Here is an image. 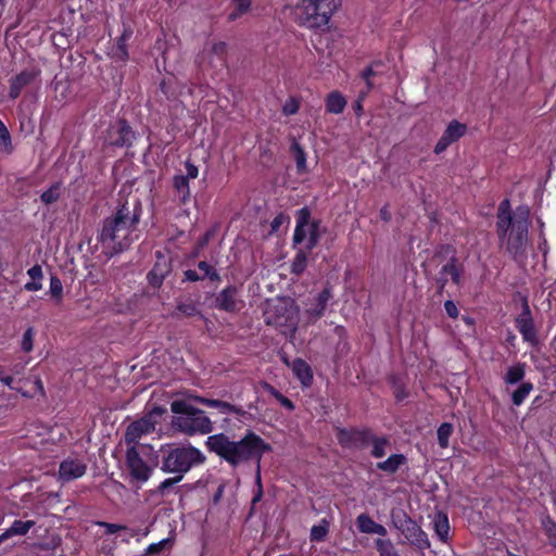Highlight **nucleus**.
Instances as JSON below:
<instances>
[{
    "instance_id": "1",
    "label": "nucleus",
    "mask_w": 556,
    "mask_h": 556,
    "mask_svg": "<svg viewBox=\"0 0 556 556\" xmlns=\"http://www.w3.org/2000/svg\"><path fill=\"white\" fill-rule=\"evenodd\" d=\"M143 213L139 198L118 201L115 211L101 222L97 240L103 249V253L113 257L131 245V233L137 230Z\"/></svg>"
},
{
    "instance_id": "2",
    "label": "nucleus",
    "mask_w": 556,
    "mask_h": 556,
    "mask_svg": "<svg viewBox=\"0 0 556 556\" xmlns=\"http://www.w3.org/2000/svg\"><path fill=\"white\" fill-rule=\"evenodd\" d=\"M530 226L528 206H518L513 211L508 199L501 201L496 212L495 231L500 243L505 245L514 261H518L526 253Z\"/></svg>"
},
{
    "instance_id": "3",
    "label": "nucleus",
    "mask_w": 556,
    "mask_h": 556,
    "mask_svg": "<svg viewBox=\"0 0 556 556\" xmlns=\"http://www.w3.org/2000/svg\"><path fill=\"white\" fill-rule=\"evenodd\" d=\"M206 448L215 453L232 467L250 462L260 463L264 454L271 451V445L252 430H247L239 441H232L225 433L207 437Z\"/></svg>"
},
{
    "instance_id": "4",
    "label": "nucleus",
    "mask_w": 556,
    "mask_h": 556,
    "mask_svg": "<svg viewBox=\"0 0 556 556\" xmlns=\"http://www.w3.org/2000/svg\"><path fill=\"white\" fill-rule=\"evenodd\" d=\"M336 438L344 450H366L371 447L370 456L380 459L387 455L390 439L386 434H377L370 427H339L336 429Z\"/></svg>"
},
{
    "instance_id": "5",
    "label": "nucleus",
    "mask_w": 556,
    "mask_h": 556,
    "mask_svg": "<svg viewBox=\"0 0 556 556\" xmlns=\"http://www.w3.org/2000/svg\"><path fill=\"white\" fill-rule=\"evenodd\" d=\"M160 452V469L165 473L181 476V479L192 468L203 465L206 460L205 455L191 444H166L162 445Z\"/></svg>"
},
{
    "instance_id": "6",
    "label": "nucleus",
    "mask_w": 556,
    "mask_h": 556,
    "mask_svg": "<svg viewBox=\"0 0 556 556\" xmlns=\"http://www.w3.org/2000/svg\"><path fill=\"white\" fill-rule=\"evenodd\" d=\"M170 410L177 415L173 418L172 425L186 434H206L213 431L212 421L204 410L192 406L184 400L173 401L170 403Z\"/></svg>"
},
{
    "instance_id": "7",
    "label": "nucleus",
    "mask_w": 556,
    "mask_h": 556,
    "mask_svg": "<svg viewBox=\"0 0 556 556\" xmlns=\"http://www.w3.org/2000/svg\"><path fill=\"white\" fill-rule=\"evenodd\" d=\"M303 24L308 28L327 26L333 13L341 5V0H303Z\"/></svg>"
},
{
    "instance_id": "8",
    "label": "nucleus",
    "mask_w": 556,
    "mask_h": 556,
    "mask_svg": "<svg viewBox=\"0 0 556 556\" xmlns=\"http://www.w3.org/2000/svg\"><path fill=\"white\" fill-rule=\"evenodd\" d=\"M392 517L394 527L402 532L415 551L424 553L431 547L427 532L409 515L401 511Z\"/></svg>"
},
{
    "instance_id": "9",
    "label": "nucleus",
    "mask_w": 556,
    "mask_h": 556,
    "mask_svg": "<svg viewBox=\"0 0 556 556\" xmlns=\"http://www.w3.org/2000/svg\"><path fill=\"white\" fill-rule=\"evenodd\" d=\"M307 226H309V230L306 250L307 252H311L317 247L320 239V220L313 219L311 222V210L307 206H304L296 212V225L292 237L294 244H300L306 239L307 232L305 228Z\"/></svg>"
},
{
    "instance_id": "10",
    "label": "nucleus",
    "mask_w": 556,
    "mask_h": 556,
    "mask_svg": "<svg viewBox=\"0 0 556 556\" xmlns=\"http://www.w3.org/2000/svg\"><path fill=\"white\" fill-rule=\"evenodd\" d=\"M136 138L132 127L126 118H117L106 129L105 146L114 148H130Z\"/></svg>"
},
{
    "instance_id": "11",
    "label": "nucleus",
    "mask_w": 556,
    "mask_h": 556,
    "mask_svg": "<svg viewBox=\"0 0 556 556\" xmlns=\"http://www.w3.org/2000/svg\"><path fill=\"white\" fill-rule=\"evenodd\" d=\"M332 300L333 292L329 283L325 286L318 293L308 298L305 302L304 308L306 321L312 325L317 323L325 315L326 309Z\"/></svg>"
},
{
    "instance_id": "12",
    "label": "nucleus",
    "mask_w": 556,
    "mask_h": 556,
    "mask_svg": "<svg viewBox=\"0 0 556 556\" xmlns=\"http://www.w3.org/2000/svg\"><path fill=\"white\" fill-rule=\"evenodd\" d=\"M515 326L525 342L532 346L538 345V330L527 296L521 298V313L515 318Z\"/></svg>"
},
{
    "instance_id": "13",
    "label": "nucleus",
    "mask_w": 556,
    "mask_h": 556,
    "mask_svg": "<svg viewBox=\"0 0 556 556\" xmlns=\"http://www.w3.org/2000/svg\"><path fill=\"white\" fill-rule=\"evenodd\" d=\"M126 465L136 481L146 482L152 475V468L141 458L135 445L126 451Z\"/></svg>"
},
{
    "instance_id": "14",
    "label": "nucleus",
    "mask_w": 556,
    "mask_h": 556,
    "mask_svg": "<svg viewBox=\"0 0 556 556\" xmlns=\"http://www.w3.org/2000/svg\"><path fill=\"white\" fill-rule=\"evenodd\" d=\"M172 270V260L163 252L156 251L155 262L147 275L149 285L154 289H159Z\"/></svg>"
},
{
    "instance_id": "15",
    "label": "nucleus",
    "mask_w": 556,
    "mask_h": 556,
    "mask_svg": "<svg viewBox=\"0 0 556 556\" xmlns=\"http://www.w3.org/2000/svg\"><path fill=\"white\" fill-rule=\"evenodd\" d=\"M441 252L451 254V257L448 262L441 267L440 274H442V276H450L454 285L460 286L464 274V264L460 263L456 256V249L452 244H442L440 245L439 253Z\"/></svg>"
},
{
    "instance_id": "16",
    "label": "nucleus",
    "mask_w": 556,
    "mask_h": 556,
    "mask_svg": "<svg viewBox=\"0 0 556 556\" xmlns=\"http://www.w3.org/2000/svg\"><path fill=\"white\" fill-rule=\"evenodd\" d=\"M239 289L229 285L219 291L214 299V307L227 312L238 313L242 307V302L238 299Z\"/></svg>"
},
{
    "instance_id": "17",
    "label": "nucleus",
    "mask_w": 556,
    "mask_h": 556,
    "mask_svg": "<svg viewBox=\"0 0 556 556\" xmlns=\"http://www.w3.org/2000/svg\"><path fill=\"white\" fill-rule=\"evenodd\" d=\"M467 129V125L458 122L457 119L450 122L434 147V153H443L452 143L464 137Z\"/></svg>"
},
{
    "instance_id": "18",
    "label": "nucleus",
    "mask_w": 556,
    "mask_h": 556,
    "mask_svg": "<svg viewBox=\"0 0 556 556\" xmlns=\"http://www.w3.org/2000/svg\"><path fill=\"white\" fill-rule=\"evenodd\" d=\"M157 424L156 419H152L151 416H143L132 421L126 429L125 441L127 444H136L142 435L149 434L154 431Z\"/></svg>"
},
{
    "instance_id": "19",
    "label": "nucleus",
    "mask_w": 556,
    "mask_h": 556,
    "mask_svg": "<svg viewBox=\"0 0 556 556\" xmlns=\"http://www.w3.org/2000/svg\"><path fill=\"white\" fill-rule=\"evenodd\" d=\"M41 74L39 68H27L16 74L10 79L9 98L17 99L24 88L31 85Z\"/></svg>"
},
{
    "instance_id": "20",
    "label": "nucleus",
    "mask_w": 556,
    "mask_h": 556,
    "mask_svg": "<svg viewBox=\"0 0 556 556\" xmlns=\"http://www.w3.org/2000/svg\"><path fill=\"white\" fill-rule=\"evenodd\" d=\"M87 471L85 463L78 459H64L59 467V476L63 481H72L83 477Z\"/></svg>"
},
{
    "instance_id": "21",
    "label": "nucleus",
    "mask_w": 556,
    "mask_h": 556,
    "mask_svg": "<svg viewBox=\"0 0 556 556\" xmlns=\"http://www.w3.org/2000/svg\"><path fill=\"white\" fill-rule=\"evenodd\" d=\"M293 375L299 379L303 388H309L314 381V374L311 365L303 358L296 357L290 365Z\"/></svg>"
},
{
    "instance_id": "22",
    "label": "nucleus",
    "mask_w": 556,
    "mask_h": 556,
    "mask_svg": "<svg viewBox=\"0 0 556 556\" xmlns=\"http://www.w3.org/2000/svg\"><path fill=\"white\" fill-rule=\"evenodd\" d=\"M407 464V457L402 453H393L387 459L376 463V469L387 476L395 475Z\"/></svg>"
},
{
    "instance_id": "23",
    "label": "nucleus",
    "mask_w": 556,
    "mask_h": 556,
    "mask_svg": "<svg viewBox=\"0 0 556 556\" xmlns=\"http://www.w3.org/2000/svg\"><path fill=\"white\" fill-rule=\"evenodd\" d=\"M433 531L437 538L442 543H448L451 535V527L448 521V516L446 513L439 510L434 514L433 520Z\"/></svg>"
},
{
    "instance_id": "24",
    "label": "nucleus",
    "mask_w": 556,
    "mask_h": 556,
    "mask_svg": "<svg viewBox=\"0 0 556 556\" xmlns=\"http://www.w3.org/2000/svg\"><path fill=\"white\" fill-rule=\"evenodd\" d=\"M201 403L207 407L216 408L220 414H236L244 417L247 412L241 407L222 400L202 399Z\"/></svg>"
},
{
    "instance_id": "25",
    "label": "nucleus",
    "mask_w": 556,
    "mask_h": 556,
    "mask_svg": "<svg viewBox=\"0 0 556 556\" xmlns=\"http://www.w3.org/2000/svg\"><path fill=\"white\" fill-rule=\"evenodd\" d=\"M173 189L176 193L179 204H187L190 202L191 192L188 177L184 175H175L173 177Z\"/></svg>"
},
{
    "instance_id": "26",
    "label": "nucleus",
    "mask_w": 556,
    "mask_h": 556,
    "mask_svg": "<svg viewBox=\"0 0 556 556\" xmlns=\"http://www.w3.org/2000/svg\"><path fill=\"white\" fill-rule=\"evenodd\" d=\"M180 316H185V317L198 316L199 318L206 320L205 316L200 311L198 304L192 301L180 302L176 305V308L173 313V317L179 318Z\"/></svg>"
},
{
    "instance_id": "27",
    "label": "nucleus",
    "mask_w": 556,
    "mask_h": 556,
    "mask_svg": "<svg viewBox=\"0 0 556 556\" xmlns=\"http://www.w3.org/2000/svg\"><path fill=\"white\" fill-rule=\"evenodd\" d=\"M229 7L228 21L235 22L251 11L252 0H229Z\"/></svg>"
},
{
    "instance_id": "28",
    "label": "nucleus",
    "mask_w": 556,
    "mask_h": 556,
    "mask_svg": "<svg viewBox=\"0 0 556 556\" xmlns=\"http://www.w3.org/2000/svg\"><path fill=\"white\" fill-rule=\"evenodd\" d=\"M540 523L549 546L556 548V521L549 514H544L540 518Z\"/></svg>"
},
{
    "instance_id": "29",
    "label": "nucleus",
    "mask_w": 556,
    "mask_h": 556,
    "mask_svg": "<svg viewBox=\"0 0 556 556\" xmlns=\"http://www.w3.org/2000/svg\"><path fill=\"white\" fill-rule=\"evenodd\" d=\"M326 111L332 114H340L346 105L345 98L338 91L330 92L326 98Z\"/></svg>"
},
{
    "instance_id": "30",
    "label": "nucleus",
    "mask_w": 556,
    "mask_h": 556,
    "mask_svg": "<svg viewBox=\"0 0 556 556\" xmlns=\"http://www.w3.org/2000/svg\"><path fill=\"white\" fill-rule=\"evenodd\" d=\"M526 363L518 362L514 364L513 366L508 367L505 376L504 381L506 384H517L518 382H521L526 376Z\"/></svg>"
},
{
    "instance_id": "31",
    "label": "nucleus",
    "mask_w": 556,
    "mask_h": 556,
    "mask_svg": "<svg viewBox=\"0 0 556 556\" xmlns=\"http://www.w3.org/2000/svg\"><path fill=\"white\" fill-rule=\"evenodd\" d=\"M36 526L35 520H21L16 519L12 522V525L5 529L10 535L12 536H23L26 535L31 528Z\"/></svg>"
},
{
    "instance_id": "32",
    "label": "nucleus",
    "mask_w": 556,
    "mask_h": 556,
    "mask_svg": "<svg viewBox=\"0 0 556 556\" xmlns=\"http://www.w3.org/2000/svg\"><path fill=\"white\" fill-rule=\"evenodd\" d=\"M160 91L168 101H174L178 98V85L175 77H166L160 83Z\"/></svg>"
},
{
    "instance_id": "33",
    "label": "nucleus",
    "mask_w": 556,
    "mask_h": 556,
    "mask_svg": "<svg viewBox=\"0 0 556 556\" xmlns=\"http://www.w3.org/2000/svg\"><path fill=\"white\" fill-rule=\"evenodd\" d=\"M533 390V383L530 381H523L520 386L513 392L511 402L516 406H520L525 400L529 396L531 391Z\"/></svg>"
},
{
    "instance_id": "34",
    "label": "nucleus",
    "mask_w": 556,
    "mask_h": 556,
    "mask_svg": "<svg viewBox=\"0 0 556 556\" xmlns=\"http://www.w3.org/2000/svg\"><path fill=\"white\" fill-rule=\"evenodd\" d=\"M329 521L325 518L318 525H314L309 533L311 542H324L329 532Z\"/></svg>"
},
{
    "instance_id": "35",
    "label": "nucleus",
    "mask_w": 556,
    "mask_h": 556,
    "mask_svg": "<svg viewBox=\"0 0 556 556\" xmlns=\"http://www.w3.org/2000/svg\"><path fill=\"white\" fill-rule=\"evenodd\" d=\"M454 427L451 422H442L438 430V444L441 448H447L450 446V438L453 434Z\"/></svg>"
},
{
    "instance_id": "36",
    "label": "nucleus",
    "mask_w": 556,
    "mask_h": 556,
    "mask_svg": "<svg viewBox=\"0 0 556 556\" xmlns=\"http://www.w3.org/2000/svg\"><path fill=\"white\" fill-rule=\"evenodd\" d=\"M13 150L14 148L12 144L10 131L5 124L0 119V153L10 155L12 154Z\"/></svg>"
},
{
    "instance_id": "37",
    "label": "nucleus",
    "mask_w": 556,
    "mask_h": 556,
    "mask_svg": "<svg viewBox=\"0 0 556 556\" xmlns=\"http://www.w3.org/2000/svg\"><path fill=\"white\" fill-rule=\"evenodd\" d=\"M356 527L361 533L374 534L376 521L366 513H363L356 517Z\"/></svg>"
},
{
    "instance_id": "38",
    "label": "nucleus",
    "mask_w": 556,
    "mask_h": 556,
    "mask_svg": "<svg viewBox=\"0 0 556 556\" xmlns=\"http://www.w3.org/2000/svg\"><path fill=\"white\" fill-rule=\"evenodd\" d=\"M374 543L379 556H399V553L390 539L378 538Z\"/></svg>"
},
{
    "instance_id": "39",
    "label": "nucleus",
    "mask_w": 556,
    "mask_h": 556,
    "mask_svg": "<svg viewBox=\"0 0 556 556\" xmlns=\"http://www.w3.org/2000/svg\"><path fill=\"white\" fill-rule=\"evenodd\" d=\"M307 267V250H299L291 263V273L294 275H301Z\"/></svg>"
},
{
    "instance_id": "40",
    "label": "nucleus",
    "mask_w": 556,
    "mask_h": 556,
    "mask_svg": "<svg viewBox=\"0 0 556 556\" xmlns=\"http://www.w3.org/2000/svg\"><path fill=\"white\" fill-rule=\"evenodd\" d=\"M291 150L294 153L298 173L302 174V173L307 172L306 153H305L304 149L298 142H294L291 146Z\"/></svg>"
},
{
    "instance_id": "41",
    "label": "nucleus",
    "mask_w": 556,
    "mask_h": 556,
    "mask_svg": "<svg viewBox=\"0 0 556 556\" xmlns=\"http://www.w3.org/2000/svg\"><path fill=\"white\" fill-rule=\"evenodd\" d=\"M198 269L201 271L204 279H210L213 282H219L222 280L217 270L205 261L198 263Z\"/></svg>"
},
{
    "instance_id": "42",
    "label": "nucleus",
    "mask_w": 556,
    "mask_h": 556,
    "mask_svg": "<svg viewBox=\"0 0 556 556\" xmlns=\"http://www.w3.org/2000/svg\"><path fill=\"white\" fill-rule=\"evenodd\" d=\"M181 476L178 477L176 475H174V477L172 478H167L165 479L164 481H162L157 488L153 491V493L155 494H160L161 496H164L165 494H167L169 492V490L176 485L177 483H179L181 481Z\"/></svg>"
},
{
    "instance_id": "43",
    "label": "nucleus",
    "mask_w": 556,
    "mask_h": 556,
    "mask_svg": "<svg viewBox=\"0 0 556 556\" xmlns=\"http://www.w3.org/2000/svg\"><path fill=\"white\" fill-rule=\"evenodd\" d=\"M113 58L116 61L126 62L129 59L127 41L123 39L116 40V47L113 52Z\"/></svg>"
},
{
    "instance_id": "44",
    "label": "nucleus",
    "mask_w": 556,
    "mask_h": 556,
    "mask_svg": "<svg viewBox=\"0 0 556 556\" xmlns=\"http://www.w3.org/2000/svg\"><path fill=\"white\" fill-rule=\"evenodd\" d=\"M35 329L33 327H28L22 338L21 349L25 353H29L34 349V339H35Z\"/></svg>"
},
{
    "instance_id": "45",
    "label": "nucleus",
    "mask_w": 556,
    "mask_h": 556,
    "mask_svg": "<svg viewBox=\"0 0 556 556\" xmlns=\"http://www.w3.org/2000/svg\"><path fill=\"white\" fill-rule=\"evenodd\" d=\"M50 294L58 302L62 300L63 296V286L62 281L58 276H51L50 278Z\"/></svg>"
},
{
    "instance_id": "46",
    "label": "nucleus",
    "mask_w": 556,
    "mask_h": 556,
    "mask_svg": "<svg viewBox=\"0 0 556 556\" xmlns=\"http://www.w3.org/2000/svg\"><path fill=\"white\" fill-rule=\"evenodd\" d=\"M169 544H170L169 539H163L157 543H152L146 548L144 555L146 556L160 555L166 548V546H168Z\"/></svg>"
},
{
    "instance_id": "47",
    "label": "nucleus",
    "mask_w": 556,
    "mask_h": 556,
    "mask_svg": "<svg viewBox=\"0 0 556 556\" xmlns=\"http://www.w3.org/2000/svg\"><path fill=\"white\" fill-rule=\"evenodd\" d=\"M60 193L58 186H52L41 193L40 199L45 204H52L58 201Z\"/></svg>"
},
{
    "instance_id": "48",
    "label": "nucleus",
    "mask_w": 556,
    "mask_h": 556,
    "mask_svg": "<svg viewBox=\"0 0 556 556\" xmlns=\"http://www.w3.org/2000/svg\"><path fill=\"white\" fill-rule=\"evenodd\" d=\"M212 53L218 58L224 64L226 62L227 45L224 41L214 42L212 46Z\"/></svg>"
},
{
    "instance_id": "49",
    "label": "nucleus",
    "mask_w": 556,
    "mask_h": 556,
    "mask_svg": "<svg viewBox=\"0 0 556 556\" xmlns=\"http://www.w3.org/2000/svg\"><path fill=\"white\" fill-rule=\"evenodd\" d=\"M299 109L300 102L295 98H290L282 106V114L285 116L294 115L298 113Z\"/></svg>"
},
{
    "instance_id": "50",
    "label": "nucleus",
    "mask_w": 556,
    "mask_h": 556,
    "mask_svg": "<svg viewBox=\"0 0 556 556\" xmlns=\"http://www.w3.org/2000/svg\"><path fill=\"white\" fill-rule=\"evenodd\" d=\"M444 309H445L446 315L452 319H456L459 315V309H458L457 305L455 304V302L452 300H446L444 302Z\"/></svg>"
},
{
    "instance_id": "51",
    "label": "nucleus",
    "mask_w": 556,
    "mask_h": 556,
    "mask_svg": "<svg viewBox=\"0 0 556 556\" xmlns=\"http://www.w3.org/2000/svg\"><path fill=\"white\" fill-rule=\"evenodd\" d=\"M376 75V72L372 68V65H368L365 67L361 74L362 78L365 80L367 86V91H369L372 88L371 77Z\"/></svg>"
},
{
    "instance_id": "52",
    "label": "nucleus",
    "mask_w": 556,
    "mask_h": 556,
    "mask_svg": "<svg viewBox=\"0 0 556 556\" xmlns=\"http://www.w3.org/2000/svg\"><path fill=\"white\" fill-rule=\"evenodd\" d=\"M289 219V217L287 215H285L283 213H279L277 214L274 219L271 220L270 223V229L273 232H276L279 230V228L281 227V225L287 220Z\"/></svg>"
},
{
    "instance_id": "53",
    "label": "nucleus",
    "mask_w": 556,
    "mask_h": 556,
    "mask_svg": "<svg viewBox=\"0 0 556 556\" xmlns=\"http://www.w3.org/2000/svg\"><path fill=\"white\" fill-rule=\"evenodd\" d=\"M27 275L31 278V280L40 281L43 277L41 266L39 264H35L27 270Z\"/></svg>"
},
{
    "instance_id": "54",
    "label": "nucleus",
    "mask_w": 556,
    "mask_h": 556,
    "mask_svg": "<svg viewBox=\"0 0 556 556\" xmlns=\"http://www.w3.org/2000/svg\"><path fill=\"white\" fill-rule=\"evenodd\" d=\"M184 276H185V279L186 281H190V282H195V281H202L204 280L203 276L198 274L197 270L194 269H187L185 273H184Z\"/></svg>"
},
{
    "instance_id": "55",
    "label": "nucleus",
    "mask_w": 556,
    "mask_h": 556,
    "mask_svg": "<svg viewBox=\"0 0 556 556\" xmlns=\"http://www.w3.org/2000/svg\"><path fill=\"white\" fill-rule=\"evenodd\" d=\"M186 170H187V175H184V176L188 177V181L190 179H195L199 175L198 166L189 161L186 162Z\"/></svg>"
},
{
    "instance_id": "56",
    "label": "nucleus",
    "mask_w": 556,
    "mask_h": 556,
    "mask_svg": "<svg viewBox=\"0 0 556 556\" xmlns=\"http://www.w3.org/2000/svg\"><path fill=\"white\" fill-rule=\"evenodd\" d=\"M256 483H257V490L255 491L253 498H252V506H254L256 503L261 502L263 497V486L261 482V476L257 475L256 477Z\"/></svg>"
},
{
    "instance_id": "57",
    "label": "nucleus",
    "mask_w": 556,
    "mask_h": 556,
    "mask_svg": "<svg viewBox=\"0 0 556 556\" xmlns=\"http://www.w3.org/2000/svg\"><path fill=\"white\" fill-rule=\"evenodd\" d=\"M166 408L162 406H154L146 416H151L152 419L162 417L166 413Z\"/></svg>"
},
{
    "instance_id": "58",
    "label": "nucleus",
    "mask_w": 556,
    "mask_h": 556,
    "mask_svg": "<svg viewBox=\"0 0 556 556\" xmlns=\"http://www.w3.org/2000/svg\"><path fill=\"white\" fill-rule=\"evenodd\" d=\"M277 401L281 404L282 407L290 412H292L295 408L294 403L283 394L280 395Z\"/></svg>"
},
{
    "instance_id": "59",
    "label": "nucleus",
    "mask_w": 556,
    "mask_h": 556,
    "mask_svg": "<svg viewBox=\"0 0 556 556\" xmlns=\"http://www.w3.org/2000/svg\"><path fill=\"white\" fill-rule=\"evenodd\" d=\"M448 276H442V274L439 273V277L437 278L435 280V283H437V287H438V293L439 294H442L445 286L447 285L448 282V279H447Z\"/></svg>"
},
{
    "instance_id": "60",
    "label": "nucleus",
    "mask_w": 556,
    "mask_h": 556,
    "mask_svg": "<svg viewBox=\"0 0 556 556\" xmlns=\"http://www.w3.org/2000/svg\"><path fill=\"white\" fill-rule=\"evenodd\" d=\"M41 288H42V283L40 281H35V280L28 281L24 285V289L29 292L38 291Z\"/></svg>"
},
{
    "instance_id": "61",
    "label": "nucleus",
    "mask_w": 556,
    "mask_h": 556,
    "mask_svg": "<svg viewBox=\"0 0 556 556\" xmlns=\"http://www.w3.org/2000/svg\"><path fill=\"white\" fill-rule=\"evenodd\" d=\"M101 526L105 528L108 534H115L122 529L121 526L110 522H102Z\"/></svg>"
},
{
    "instance_id": "62",
    "label": "nucleus",
    "mask_w": 556,
    "mask_h": 556,
    "mask_svg": "<svg viewBox=\"0 0 556 556\" xmlns=\"http://www.w3.org/2000/svg\"><path fill=\"white\" fill-rule=\"evenodd\" d=\"M366 93L359 96V98L354 102L353 110L357 116H361L363 113V100Z\"/></svg>"
},
{
    "instance_id": "63",
    "label": "nucleus",
    "mask_w": 556,
    "mask_h": 556,
    "mask_svg": "<svg viewBox=\"0 0 556 556\" xmlns=\"http://www.w3.org/2000/svg\"><path fill=\"white\" fill-rule=\"evenodd\" d=\"M2 383L8 386L12 390L21 392L20 388L14 386V379H13L12 374H9L8 376H5V378L2 379Z\"/></svg>"
},
{
    "instance_id": "64",
    "label": "nucleus",
    "mask_w": 556,
    "mask_h": 556,
    "mask_svg": "<svg viewBox=\"0 0 556 556\" xmlns=\"http://www.w3.org/2000/svg\"><path fill=\"white\" fill-rule=\"evenodd\" d=\"M379 217L381 218V220L383 222H390L391 219V212L389 211V207L388 205H384L380 208L379 211Z\"/></svg>"
}]
</instances>
